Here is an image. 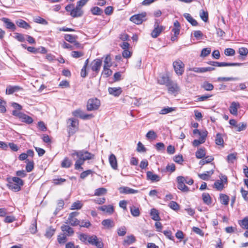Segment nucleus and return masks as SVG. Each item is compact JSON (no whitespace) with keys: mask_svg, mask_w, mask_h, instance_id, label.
<instances>
[{"mask_svg":"<svg viewBox=\"0 0 248 248\" xmlns=\"http://www.w3.org/2000/svg\"><path fill=\"white\" fill-rule=\"evenodd\" d=\"M76 155L78 158L75 164L76 170H83L82 165L84 162L88 160L93 159L94 157V155L84 150L76 151L75 150L71 154V156L74 157Z\"/></svg>","mask_w":248,"mask_h":248,"instance_id":"1","label":"nucleus"},{"mask_svg":"<svg viewBox=\"0 0 248 248\" xmlns=\"http://www.w3.org/2000/svg\"><path fill=\"white\" fill-rule=\"evenodd\" d=\"M100 106V101L97 98L89 99L87 103V110L93 111L97 110Z\"/></svg>","mask_w":248,"mask_h":248,"instance_id":"2","label":"nucleus"},{"mask_svg":"<svg viewBox=\"0 0 248 248\" xmlns=\"http://www.w3.org/2000/svg\"><path fill=\"white\" fill-rule=\"evenodd\" d=\"M164 26L159 25V21L158 19H155L154 24V29L151 32V36L155 38L157 37L162 31L164 30Z\"/></svg>","mask_w":248,"mask_h":248,"instance_id":"3","label":"nucleus"},{"mask_svg":"<svg viewBox=\"0 0 248 248\" xmlns=\"http://www.w3.org/2000/svg\"><path fill=\"white\" fill-rule=\"evenodd\" d=\"M169 93L171 94H177L180 91V87L175 81L170 80L169 83L167 84Z\"/></svg>","mask_w":248,"mask_h":248,"instance_id":"4","label":"nucleus"},{"mask_svg":"<svg viewBox=\"0 0 248 248\" xmlns=\"http://www.w3.org/2000/svg\"><path fill=\"white\" fill-rule=\"evenodd\" d=\"M70 123L68 125V133L70 135L74 134L78 129V121L74 118H69L68 120V123Z\"/></svg>","mask_w":248,"mask_h":248,"instance_id":"5","label":"nucleus"},{"mask_svg":"<svg viewBox=\"0 0 248 248\" xmlns=\"http://www.w3.org/2000/svg\"><path fill=\"white\" fill-rule=\"evenodd\" d=\"M173 67L178 75H182L184 72L185 64L180 60H177L173 62Z\"/></svg>","mask_w":248,"mask_h":248,"instance_id":"6","label":"nucleus"},{"mask_svg":"<svg viewBox=\"0 0 248 248\" xmlns=\"http://www.w3.org/2000/svg\"><path fill=\"white\" fill-rule=\"evenodd\" d=\"M208 63L212 66L216 67H224L229 66H241L243 64L242 63L237 62H209Z\"/></svg>","mask_w":248,"mask_h":248,"instance_id":"7","label":"nucleus"},{"mask_svg":"<svg viewBox=\"0 0 248 248\" xmlns=\"http://www.w3.org/2000/svg\"><path fill=\"white\" fill-rule=\"evenodd\" d=\"M78 215V213L77 212H73L69 214L68 219L67 220L65 223H69L73 226H76L79 224L80 221L76 218L75 217Z\"/></svg>","mask_w":248,"mask_h":248,"instance_id":"8","label":"nucleus"},{"mask_svg":"<svg viewBox=\"0 0 248 248\" xmlns=\"http://www.w3.org/2000/svg\"><path fill=\"white\" fill-rule=\"evenodd\" d=\"M87 243L95 246L97 248H103L104 244L95 235H90Z\"/></svg>","mask_w":248,"mask_h":248,"instance_id":"9","label":"nucleus"},{"mask_svg":"<svg viewBox=\"0 0 248 248\" xmlns=\"http://www.w3.org/2000/svg\"><path fill=\"white\" fill-rule=\"evenodd\" d=\"M102 61L100 59L94 60L90 64V67L92 71L96 75L99 72L102 65Z\"/></svg>","mask_w":248,"mask_h":248,"instance_id":"10","label":"nucleus"},{"mask_svg":"<svg viewBox=\"0 0 248 248\" xmlns=\"http://www.w3.org/2000/svg\"><path fill=\"white\" fill-rule=\"evenodd\" d=\"M177 180L178 182L177 187L179 190L185 192L189 191V188L185 184V181H186L185 177L181 176H178Z\"/></svg>","mask_w":248,"mask_h":248,"instance_id":"11","label":"nucleus"},{"mask_svg":"<svg viewBox=\"0 0 248 248\" xmlns=\"http://www.w3.org/2000/svg\"><path fill=\"white\" fill-rule=\"evenodd\" d=\"M145 17V14L135 15L132 16L130 20L131 21L136 24H141L143 22V18Z\"/></svg>","mask_w":248,"mask_h":248,"instance_id":"12","label":"nucleus"},{"mask_svg":"<svg viewBox=\"0 0 248 248\" xmlns=\"http://www.w3.org/2000/svg\"><path fill=\"white\" fill-rule=\"evenodd\" d=\"M109 93L115 97H118L122 93V88L119 87H109L108 88Z\"/></svg>","mask_w":248,"mask_h":248,"instance_id":"13","label":"nucleus"},{"mask_svg":"<svg viewBox=\"0 0 248 248\" xmlns=\"http://www.w3.org/2000/svg\"><path fill=\"white\" fill-rule=\"evenodd\" d=\"M61 229L64 234L67 236H72L74 233L73 228L67 225H63L61 226Z\"/></svg>","mask_w":248,"mask_h":248,"instance_id":"14","label":"nucleus"},{"mask_svg":"<svg viewBox=\"0 0 248 248\" xmlns=\"http://www.w3.org/2000/svg\"><path fill=\"white\" fill-rule=\"evenodd\" d=\"M147 175V179L148 180H150L153 182H158L160 180V177L157 175L154 174L153 172L151 171H148L146 173Z\"/></svg>","mask_w":248,"mask_h":248,"instance_id":"15","label":"nucleus"},{"mask_svg":"<svg viewBox=\"0 0 248 248\" xmlns=\"http://www.w3.org/2000/svg\"><path fill=\"white\" fill-rule=\"evenodd\" d=\"M240 107L238 102H232L230 107L229 111L230 113L233 115H237V109Z\"/></svg>","mask_w":248,"mask_h":248,"instance_id":"16","label":"nucleus"},{"mask_svg":"<svg viewBox=\"0 0 248 248\" xmlns=\"http://www.w3.org/2000/svg\"><path fill=\"white\" fill-rule=\"evenodd\" d=\"M119 189L121 193H124L126 194H136L138 192V190L134 189L127 186L121 187Z\"/></svg>","mask_w":248,"mask_h":248,"instance_id":"17","label":"nucleus"},{"mask_svg":"<svg viewBox=\"0 0 248 248\" xmlns=\"http://www.w3.org/2000/svg\"><path fill=\"white\" fill-rule=\"evenodd\" d=\"M102 225L105 229H110L114 227L115 223L114 221L110 219H106L103 220L101 222Z\"/></svg>","mask_w":248,"mask_h":248,"instance_id":"18","label":"nucleus"},{"mask_svg":"<svg viewBox=\"0 0 248 248\" xmlns=\"http://www.w3.org/2000/svg\"><path fill=\"white\" fill-rule=\"evenodd\" d=\"M8 182L7 184V187L15 192H17L20 190L21 186L15 184L13 181H7Z\"/></svg>","mask_w":248,"mask_h":248,"instance_id":"19","label":"nucleus"},{"mask_svg":"<svg viewBox=\"0 0 248 248\" xmlns=\"http://www.w3.org/2000/svg\"><path fill=\"white\" fill-rule=\"evenodd\" d=\"M83 12L81 8L76 7L70 13V15L74 18L80 17L83 15Z\"/></svg>","mask_w":248,"mask_h":248,"instance_id":"20","label":"nucleus"},{"mask_svg":"<svg viewBox=\"0 0 248 248\" xmlns=\"http://www.w3.org/2000/svg\"><path fill=\"white\" fill-rule=\"evenodd\" d=\"M98 209L102 211L105 212L109 214H112L114 212L113 206L111 205H105L99 207Z\"/></svg>","mask_w":248,"mask_h":248,"instance_id":"21","label":"nucleus"},{"mask_svg":"<svg viewBox=\"0 0 248 248\" xmlns=\"http://www.w3.org/2000/svg\"><path fill=\"white\" fill-rule=\"evenodd\" d=\"M2 20L5 24L6 28L15 31L16 29V25L10 20L7 18H3Z\"/></svg>","mask_w":248,"mask_h":248,"instance_id":"22","label":"nucleus"},{"mask_svg":"<svg viewBox=\"0 0 248 248\" xmlns=\"http://www.w3.org/2000/svg\"><path fill=\"white\" fill-rule=\"evenodd\" d=\"M213 173L214 170H211L209 171H206L203 173L198 174V176L203 180H208Z\"/></svg>","mask_w":248,"mask_h":248,"instance_id":"23","label":"nucleus"},{"mask_svg":"<svg viewBox=\"0 0 248 248\" xmlns=\"http://www.w3.org/2000/svg\"><path fill=\"white\" fill-rule=\"evenodd\" d=\"M109 162L111 167L114 169H117V161L116 156L114 155L111 154L109 157Z\"/></svg>","mask_w":248,"mask_h":248,"instance_id":"24","label":"nucleus"},{"mask_svg":"<svg viewBox=\"0 0 248 248\" xmlns=\"http://www.w3.org/2000/svg\"><path fill=\"white\" fill-rule=\"evenodd\" d=\"M16 24L20 28H22L25 29H28L31 28V26L27 22L22 19L18 20L16 21Z\"/></svg>","mask_w":248,"mask_h":248,"instance_id":"25","label":"nucleus"},{"mask_svg":"<svg viewBox=\"0 0 248 248\" xmlns=\"http://www.w3.org/2000/svg\"><path fill=\"white\" fill-rule=\"evenodd\" d=\"M184 16L192 26H195L198 25L197 21L194 19L189 14L185 13L184 14Z\"/></svg>","mask_w":248,"mask_h":248,"instance_id":"26","label":"nucleus"},{"mask_svg":"<svg viewBox=\"0 0 248 248\" xmlns=\"http://www.w3.org/2000/svg\"><path fill=\"white\" fill-rule=\"evenodd\" d=\"M170 80V79L168 76L163 75L158 78V83L161 85H165L167 86V84L169 83Z\"/></svg>","mask_w":248,"mask_h":248,"instance_id":"27","label":"nucleus"},{"mask_svg":"<svg viewBox=\"0 0 248 248\" xmlns=\"http://www.w3.org/2000/svg\"><path fill=\"white\" fill-rule=\"evenodd\" d=\"M6 181H13L15 184L22 186L24 184L23 181L17 177H7Z\"/></svg>","mask_w":248,"mask_h":248,"instance_id":"28","label":"nucleus"},{"mask_svg":"<svg viewBox=\"0 0 248 248\" xmlns=\"http://www.w3.org/2000/svg\"><path fill=\"white\" fill-rule=\"evenodd\" d=\"M20 119L22 122L26 123L28 124H31L33 122L32 118L24 113H22Z\"/></svg>","mask_w":248,"mask_h":248,"instance_id":"29","label":"nucleus"},{"mask_svg":"<svg viewBox=\"0 0 248 248\" xmlns=\"http://www.w3.org/2000/svg\"><path fill=\"white\" fill-rule=\"evenodd\" d=\"M150 215L152 218L155 221H158L160 220L159 213L155 209H152L150 212Z\"/></svg>","mask_w":248,"mask_h":248,"instance_id":"30","label":"nucleus"},{"mask_svg":"<svg viewBox=\"0 0 248 248\" xmlns=\"http://www.w3.org/2000/svg\"><path fill=\"white\" fill-rule=\"evenodd\" d=\"M206 155L205 149L200 148L198 149L195 153L196 157L198 159L202 158Z\"/></svg>","mask_w":248,"mask_h":248,"instance_id":"31","label":"nucleus"},{"mask_svg":"<svg viewBox=\"0 0 248 248\" xmlns=\"http://www.w3.org/2000/svg\"><path fill=\"white\" fill-rule=\"evenodd\" d=\"M130 210L131 215L135 217H139L140 215V211L139 208L134 205H132L130 208Z\"/></svg>","mask_w":248,"mask_h":248,"instance_id":"32","label":"nucleus"},{"mask_svg":"<svg viewBox=\"0 0 248 248\" xmlns=\"http://www.w3.org/2000/svg\"><path fill=\"white\" fill-rule=\"evenodd\" d=\"M203 202L207 204L210 205L212 203V200L210 195L207 193H204L202 195Z\"/></svg>","mask_w":248,"mask_h":248,"instance_id":"33","label":"nucleus"},{"mask_svg":"<svg viewBox=\"0 0 248 248\" xmlns=\"http://www.w3.org/2000/svg\"><path fill=\"white\" fill-rule=\"evenodd\" d=\"M72 161L68 157H65L62 162L61 166L62 168H68L72 165Z\"/></svg>","mask_w":248,"mask_h":248,"instance_id":"34","label":"nucleus"},{"mask_svg":"<svg viewBox=\"0 0 248 248\" xmlns=\"http://www.w3.org/2000/svg\"><path fill=\"white\" fill-rule=\"evenodd\" d=\"M220 200L221 204L227 205L229 203V197L226 194H220Z\"/></svg>","mask_w":248,"mask_h":248,"instance_id":"35","label":"nucleus"},{"mask_svg":"<svg viewBox=\"0 0 248 248\" xmlns=\"http://www.w3.org/2000/svg\"><path fill=\"white\" fill-rule=\"evenodd\" d=\"M202 87L204 89V90L207 91H212L214 89L213 85L207 81H204L202 84Z\"/></svg>","mask_w":248,"mask_h":248,"instance_id":"36","label":"nucleus"},{"mask_svg":"<svg viewBox=\"0 0 248 248\" xmlns=\"http://www.w3.org/2000/svg\"><path fill=\"white\" fill-rule=\"evenodd\" d=\"M104 66L105 67H110L112 66L111 59L109 55H107L104 61Z\"/></svg>","mask_w":248,"mask_h":248,"instance_id":"37","label":"nucleus"},{"mask_svg":"<svg viewBox=\"0 0 248 248\" xmlns=\"http://www.w3.org/2000/svg\"><path fill=\"white\" fill-rule=\"evenodd\" d=\"M215 142L218 145L223 146L224 140L220 133H217L216 135Z\"/></svg>","mask_w":248,"mask_h":248,"instance_id":"38","label":"nucleus"},{"mask_svg":"<svg viewBox=\"0 0 248 248\" xmlns=\"http://www.w3.org/2000/svg\"><path fill=\"white\" fill-rule=\"evenodd\" d=\"M213 160L214 157L212 156H207L205 158L200 161L199 164L203 166L205 164L211 162Z\"/></svg>","mask_w":248,"mask_h":248,"instance_id":"39","label":"nucleus"},{"mask_svg":"<svg viewBox=\"0 0 248 248\" xmlns=\"http://www.w3.org/2000/svg\"><path fill=\"white\" fill-rule=\"evenodd\" d=\"M200 16L201 18L204 22H206L208 20V13L207 11L202 10L200 12Z\"/></svg>","mask_w":248,"mask_h":248,"instance_id":"40","label":"nucleus"},{"mask_svg":"<svg viewBox=\"0 0 248 248\" xmlns=\"http://www.w3.org/2000/svg\"><path fill=\"white\" fill-rule=\"evenodd\" d=\"M175 110V108L168 107L167 108H162L159 111V113L160 114L165 115V114H168L169 113H170L172 111H174Z\"/></svg>","mask_w":248,"mask_h":248,"instance_id":"41","label":"nucleus"},{"mask_svg":"<svg viewBox=\"0 0 248 248\" xmlns=\"http://www.w3.org/2000/svg\"><path fill=\"white\" fill-rule=\"evenodd\" d=\"M107 190L106 188L104 187H101L95 189L94 192L95 196H101L103 195H105L107 193Z\"/></svg>","mask_w":248,"mask_h":248,"instance_id":"42","label":"nucleus"},{"mask_svg":"<svg viewBox=\"0 0 248 248\" xmlns=\"http://www.w3.org/2000/svg\"><path fill=\"white\" fill-rule=\"evenodd\" d=\"M112 74V71L109 69V67H103V70L102 72V75L105 78H108Z\"/></svg>","mask_w":248,"mask_h":248,"instance_id":"43","label":"nucleus"},{"mask_svg":"<svg viewBox=\"0 0 248 248\" xmlns=\"http://www.w3.org/2000/svg\"><path fill=\"white\" fill-rule=\"evenodd\" d=\"M237 153L229 154L227 157V160L229 163H233L236 160Z\"/></svg>","mask_w":248,"mask_h":248,"instance_id":"44","label":"nucleus"},{"mask_svg":"<svg viewBox=\"0 0 248 248\" xmlns=\"http://www.w3.org/2000/svg\"><path fill=\"white\" fill-rule=\"evenodd\" d=\"M64 204V201L62 200H60L58 201L57 208L54 213L55 215L57 214L59 211L63 208Z\"/></svg>","mask_w":248,"mask_h":248,"instance_id":"45","label":"nucleus"},{"mask_svg":"<svg viewBox=\"0 0 248 248\" xmlns=\"http://www.w3.org/2000/svg\"><path fill=\"white\" fill-rule=\"evenodd\" d=\"M214 187L217 190L220 191L224 188L223 183L221 180H217L215 182Z\"/></svg>","mask_w":248,"mask_h":248,"instance_id":"46","label":"nucleus"},{"mask_svg":"<svg viewBox=\"0 0 248 248\" xmlns=\"http://www.w3.org/2000/svg\"><path fill=\"white\" fill-rule=\"evenodd\" d=\"M91 11L93 15L100 16L103 13L102 10L98 7H94L91 8Z\"/></svg>","mask_w":248,"mask_h":248,"instance_id":"47","label":"nucleus"},{"mask_svg":"<svg viewBox=\"0 0 248 248\" xmlns=\"http://www.w3.org/2000/svg\"><path fill=\"white\" fill-rule=\"evenodd\" d=\"M77 38V36L72 35L71 34H65L64 36V39L68 42L70 43H74L75 42Z\"/></svg>","mask_w":248,"mask_h":248,"instance_id":"48","label":"nucleus"},{"mask_svg":"<svg viewBox=\"0 0 248 248\" xmlns=\"http://www.w3.org/2000/svg\"><path fill=\"white\" fill-rule=\"evenodd\" d=\"M89 237H90V235H88L87 234L80 233L79 235L78 238L82 242L87 244L88 241Z\"/></svg>","mask_w":248,"mask_h":248,"instance_id":"49","label":"nucleus"},{"mask_svg":"<svg viewBox=\"0 0 248 248\" xmlns=\"http://www.w3.org/2000/svg\"><path fill=\"white\" fill-rule=\"evenodd\" d=\"M235 127L237 128L236 131L238 132L243 131L245 130L247 127V124L244 122L240 123L237 124Z\"/></svg>","mask_w":248,"mask_h":248,"instance_id":"50","label":"nucleus"},{"mask_svg":"<svg viewBox=\"0 0 248 248\" xmlns=\"http://www.w3.org/2000/svg\"><path fill=\"white\" fill-rule=\"evenodd\" d=\"M55 232V229H53L52 227H49V228H48L46 230V232L45 234V236L47 238H50L53 235Z\"/></svg>","mask_w":248,"mask_h":248,"instance_id":"51","label":"nucleus"},{"mask_svg":"<svg viewBox=\"0 0 248 248\" xmlns=\"http://www.w3.org/2000/svg\"><path fill=\"white\" fill-rule=\"evenodd\" d=\"M237 80H238V78L233 77H218L217 78L218 81H235Z\"/></svg>","mask_w":248,"mask_h":248,"instance_id":"52","label":"nucleus"},{"mask_svg":"<svg viewBox=\"0 0 248 248\" xmlns=\"http://www.w3.org/2000/svg\"><path fill=\"white\" fill-rule=\"evenodd\" d=\"M169 206L172 209L177 211L179 209V205L175 202L171 201L169 204Z\"/></svg>","mask_w":248,"mask_h":248,"instance_id":"53","label":"nucleus"},{"mask_svg":"<svg viewBox=\"0 0 248 248\" xmlns=\"http://www.w3.org/2000/svg\"><path fill=\"white\" fill-rule=\"evenodd\" d=\"M146 137L148 139H155L157 137L156 133L153 130H150L146 135Z\"/></svg>","mask_w":248,"mask_h":248,"instance_id":"54","label":"nucleus"},{"mask_svg":"<svg viewBox=\"0 0 248 248\" xmlns=\"http://www.w3.org/2000/svg\"><path fill=\"white\" fill-rule=\"evenodd\" d=\"M66 235L65 234H62L58 236V241L60 244H64L67 241Z\"/></svg>","mask_w":248,"mask_h":248,"instance_id":"55","label":"nucleus"},{"mask_svg":"<svg viewBox=\"0 0 248 248\" xmlns=\"http://www.w3.org/2000/svg\"><path fill=\"white\" fill-rule=\"evenodd\" d=\"M82 206V204L81 203V202L79 201H77L76 202H74L72 206H71V209L72 210H75V209H80L81 208Z\"/></svg>","mask_w":248,"mask_h":248,"instance_id":"56","label":"nucleus"},{"mask_svg":"<svg viewBox=\"0 0 248 248\" xmlns=\"http://www.w3.org/2000/svg\"><path fill=\"white\" fill-rule=\"evenodd\" d=\"M238 53L240 56H247L248 54V50L246 47H241L239 48Z\"/></svg>","mask_w":248,"mask_h":248,"instance_id":"57","label":"nucleus"},{"mask_svg":"<svg viewBox=\"0 0 248 248\" xmlns=\"http://www.w3.org/2000/svg\"><path fill=\"white\" fill-rule=\"evenodd\" d=\"M224 54L226 56H233L235 54V50L231 48H226L224 50Z\"/></svg>","mask_w":248,"mask_h":248,"instance_id":"58","label":"nucleus"},{"mask_svg":"<svg viewBox=\"0 0 248 248\" xmlns=\"http://www.w3.org/2000/svg\"><path fill=\"white\" fill-rule=\"evenodd\" d=\"M211 52L210 48H204L201 51V56L205 57L208 56Z\"/></svg>","mask_w":248,"mask_h":248,"instance_id":"59","label":"nucleus"},{"mask_svg":"<svg viewBox=\"0 0 248 248\" xmlns=\"http://www.w3.org/2000/svg\"><path fill=\"white\" fill-rule=\"evenodd\" d=\"M241 226L245 229H248V217L244 218L240 223Z\"/></svg>","mask_w":248,"mask_h":248,"instance_id":"60","label":"nucleus"},{"mask_svg":"<svg viewBox=\"0 0 248 248\" xmlns=\"http://www.w3.org/2000/svg\"><path fill=\"white\" fill-rule=\"evenodd\" d=\"M34 168V163L33 161H28L26 166V170L27 172H31Z\"/></svg>","mask_w":248,"mask_h":248,"instance_id":"61","label":"nucleus"},{"mask_svg":"<svg viewBox=\"0 0 248 248\" xmlns=\"http://www.w3.org/2000/svg\"><path fill=\"white\" fill-rule=\"evenodd\" d=\"M93 172V171L91 170H88L86 171H84L80 174V177L81 179H84L89 175L92 174Z\"/></svg>","mask_w":248,"mask_h":248,"instance_id":"62","label":"nucleus"},{"mask_svg":"<svg viewBox=\"0 0 248 248\" xmlns=\"http://www.w3.org/2000/svg\"><path fill=\"white\" fill-rule=\"evenodd\" d=\"M126 229L125 227H124V226L121 227V228H120L118 229V231H117L118 234L119 236H124L126 234Z\"/></svg>","mask_w":248,"mask_h":248,"instance_id":"63","label":"nucleus"},{"mask_svg":"<svg viewBox=\"0 0 248 248\" xmlns=\"http://www.w3.org/2000/svg\"><path fill=\"white\" fill-rule=\"evenodd\" d=\"M15 38L17 39L18 41L23 42L25 41V38L22 34L16 32L15 33Z\"/></svg>","mask_w":248,"mask_h":248,"instance_id":"64","label":"nucleus"}]
</instances>
